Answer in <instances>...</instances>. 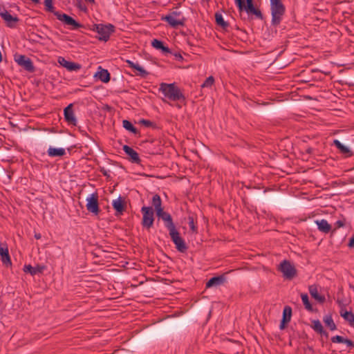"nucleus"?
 <instances>
[{
    "instance_id": "1",
    "label": "nucleus",
    "mask_w": 354,
    "mask_h": 354,
    "mask_svg": "<svg viewBox=\"0 0 354 354\" xmlns=\"http://www.w3.org/2000/svg\"><path fill=\"white\" fill-rule=\"evenodd\" d=\"M156 215L159 218H161L165 222V225L169 230V234L174 243L176 245V248H177V230L175 227V225L171 215L167 212H164L163 209L161 210L160 214L156 213Z\"/></svg>"
},
{
    "instance_id": "2",
    "label": "nucleus",
    "mask_w": 354,
    "mask_h": 354,
    "mask_svg": "<svg viewBox=\"0 0 354 354\" xmlns=\"http://www.w3.org/2000/svg\"><path fill=\"white\" fill-rule=\"evenodd\" d=\"M93 30L97 32L98 39L100 41H107L111 33L115 31V26L111 24H94Z\"/></svg>"
},
{
    "instance_id": "3",
    "label": "nucleus",
    "mask_w": 354,
    "mask_h": 354,
    "mask_svg": "<svg viewBox=\"0 0 354 354\" xmlns=\"http://www.w3.org/2000/svg\"><path fill=\"white\" fill-rule=\"evenodd\" d=\"M159 90L162 93V94L165 96L164 101L169 102L177 100V88L175 86V83H162L160 85Z\"/></svg>"
},
{
    "instance_id": "4",
    "label": "nucleus",
    "mask_w": 354,
    "mask_h": 354,
    "mask_svg": "<svg viewBox=\"0 0 354 354\" xmlns=\"http://www.w3.org/2000/svg\"><path fill=\"white\" fill-rule=\"evenodd\" d=\"M279 270L286 279L291 280L297 275L295 267L288 260H283L280 263Z\"/></svg>"
},
{
    "instance_id": "5",
    "label": "nucleus",
    "mask_w": 354,
    "mask_h": 354,
    "mask_svg": "<svg viewBox=\"0 0 354 354\" xmlns=\"http://www.w3.org/2000/svg\"><path fill=\"white\" fill-rule=\"evenodd\" d=\"M99 196L97 192L91 194L86 198V209L88 212L97 216L100 212V209L98 203Z\"/></svg>"
},
{
    "instance_id": "6",
    "label": "nucleus",
    "mask_w": 354,
    "mask_h": 354,
    "mask_svg": "<svg viewBox=\"0 0 354 354\" xmlns=\"http://www.w3.org/2000/svg\"><path fill=\"white\" fill-rule=\"evenodd\" d=\"M15 62L25 71L29 73H33L35 71V66L32 60L24 55H20L16 53L14 55Z\"/></svg>"
},
{
    "instance_id": "7",
    "label": "nucleus",
    "mask_w": 354,
    "mask_h": 354,
    "mask_svg": "<svg viewBox=\"0 0 354 354\" xmlns=\"http://www.w3.org/2000/svg\"><path fill=\"white\" fill-rule=\"evenodd\" d=\"M246 4L244 0H241V7L236 6L239 12L245 10L248 14H252L255 15L258 19H263V15L260 10L254 8L253 4V0H245Z\"/></svg>"
},
{
    "instance_id": "8",
    "label": "nucleus",
    "mask_w": 354,
    "mask_h": 354,
    "mask_svg": "<svg viewBox=\"0 0 354 354\" xmlns=\"http://www.w3.org/2000/svg\"><path fill=\"white\" fill-rule=\"evenodd\" d=\"M270 10L272 15L271 24L274 26H277L281 23L282 17L285 14V6L284 5H278V6L270 8Z\"/></svg>"
},
{
    "instance_id": "9",
    "label": "nucleus",
    "mask_w": 354,
    "mask_h": 354,
    "mask_svg": "<svg viewBox=\"0 0 354 354\" xmlns=\"http://www.w3.org/2000/svg\"><path fill=\"white\" fill-rule=\"evenodd\" d=\"M141 212L143 214L142 224L143 227L149 229L153 223V210L151 207H142Z\"/></svg>"
},
{
    "instance_id": "10",
    "label": "nucleus",
    "mask_w": 354,
    "mask_h": 354,
    "mask_svg": "<svg viewBox=\"0 0 354 354\" xmlns=\"http://www.w3.org/2000/svg\"><path fill=\"white\" fill-rule=\"evenodd\" d=\"M55 15L57 19L64 23V24L71 26L73 30L78 29L82 26V24L76 21L73 17L65 13L55 12Z\"/></svg>"
},
{
    "instance_id": "11",
    "label": "nucleus",
    "mask_w": 354,
    "mask_h": 354,
    "mask_svg": "<svg viewBox=\"0 0 354 354\" xmlns=\"http://www.w3.org/2000/svg\"><path fill=\"white\" fill-rule=\"evenodd\" d=\"M0 257L1 262L3 265L7 267L12 265L8 251V247L6 243L0 242Z\"/></svg>"
},
{
    "instance_id": "12",
    "label": "nucleus",
    "mask_w": 354,
    "mask_h": 354,
    "mask_svg": "<svg viewBox=\"0 0 354 354\" xmlns=\"http://www.w3.org/2000/svg\"><path fill=\"white\" fill-rule=\"evenodd\" d=\"M0 16L5 21L6 26L9 28H14L16 27L17 23L19 21L16 16L11 15L7 10H4L0 12Z\"/></svg>"
},
{
    "instance_id": "13",
    "label": "nucleus",
    "mask_w": 354,
    "mask_h": 354,
    "mask_svg": "<svg viewBox=\"0 0 354 354\" xmlns=\"http://www.w3.org/2000/svg\"><path fill=\"white\" fill-rule=\"evenodd\" d=\"M64 115L65 120L70 124L76 126L77 120L75 117L73 110V104H68L64 110Z\"/></svg>"
},
{
    "instance_id": "14",
    "label": "nucleus",
    "mask_w": 354,
    "mask_h": 354,
    "mask_svg": "<svg viewBox=\"0 0 354 354\" xmlns=\"http://www.w3.org/2000/svg\"><path fill=\"white\" fill-rule=\"evenodd\" d=\"M226 281V277L224 274L210 278L205 284L206 288L212 287H218L223 285Z\"/></svg>"
},
{
    "instance_id": "15",
    "label": "nucleus",
    "mask_w": 354,
    "mask_h": 354,
    "mask_svg": "<svg viewBox=\"0 0 354 354\" xmlns=\"http://www.w3.org/2000/svg\"><path fill=\"white\" fill-rule=\"evenodd\" d=\"M113 209L115 210V216L122 215L125 211V203L124 199L119 196L112 203Z\"/></svg>"
},
{
    "instance_id": "16",
    "label": "nucleus",
    "mask_w": 354,
    "mask_h": 354,
    "mask_svg": "<svg viewBox=\"0 0 354 354\" xmlns=\"http://www.w3.org/2000/svg\"><path fill=\"white\" fill-rule=\"evenodd\" d=\"M126 63L130 68L135 69L138 72L136 75H140L142 77H146L149 75V73L142 67H141L138 63H134L133 62L129 59L126 60Z\"/></svg>"
},
{
    "instance_id": "17",
    "label": "nucleus",
    "mask_w": 354,
    "mask_h": 354,
    "mask_svg": "<svg viewBox=\"0 0 354 354\" xmlns=\"http://www.w3.org/2000/svg\"><path fill=\"white\" fill-rule=\"evenodd\" d=\"M123 150L128 156H130L133 162L139 163L140 162L138 153L128 145H124Z\"/></svg>"
},
{
    "instance_id": "18",
    "label": "nucleus",
    "mask_w": 354,
    "mask_h": 354,
    "mask_svg": "<svg viewBox=\"0 0 354 354\" xmlns=\"http://www.w3.org/2000/svg\"><path fill=\"white\" fill-rule=\"evenodd\" d=\"M333 145L339 150L340 153L344 155L345 157H351L353 156V152L351 149L344 145L339 140H334Z\"/></svg>"
},
{
    "instance_id": "19",
    "label": "nucleus",
    "mask_w": 354,
    "mask_h": 354,
    "mask_svg": "<svg viewBox=\"0 0 354 354\" xmlns=\"http://www.w3.org/2000/svg\"><path fill=\"white\" fill-rule=\"evenodd\" d=\"M59 63L71 71H77L81 68V66L80 64H76L75 62L67 61L63 57H59Z\"/></svg>"
},
{
    "instance_id": "20",
    "label": "nucleus",
    "mask_w": 354,
    "mask_h": 354,
    "mask_svg": "<svg viewBox=\"0 0 354 354\" xmlns=\"http://www.w3.org/2000/svg\"><path fill=\"white\" fill-rule=\"evenodd\" d=\"M95 77H98L104 83H107L110 81V73L108 70L102 68L101 66L98 67V71L95 75Z\"/></svg>"
},
{
    "instance_id": "21",
    "label": "nucleus",
    "mask_w": 354,
    "mask_h": 354,
    "mask_svg": "<svg viewBox=\"0 0 354 354\" xmlns=\"http://www.w3.org/2000/svg\"><path fill=\"white\" fill-rule=\"evenodd\" d=\"M339 314L341 317H343V319L346 321L351 326L354 327V313L345 309H341Z\"/></svg>"
},
{
    "instance_id": "22",
    "label": "nucleus",
    "mask_w": 354,
    "mask_h": 354,
    "mask_svg": "<svg viewBox=\"0 0 354 354\" xmlns=\"http://www.w3.org/2000/svg\"><path fill=\"white\" fill-rule=\"evenodd\" d=\"M315 223L317 225L318 230L324 233H328L331 230V225L325 219L317 220Z\"/></svg>"
},
{
    "instance_id": "23",
    "label": "nucleus",
    "mask_w": 354,
    "mask_h": 354,
    "mask_svg": "<svg viewBox=\"0 0 354 354\" xmlns=\"http://www.w3.org/2000/svg\"><path fill=\"white\" fill-rule=\"evenodd\" d=\"M44 269V266L32 267L31 265H25L23 270L26 273H30L31 275H35L37 273H41Z\"/></svg>"
},
{
    "instance_id": "24",
    "label": "nucleus",
    "mask_w": 354,
    "mask_h": 354,
    "mask_svg": "<svg viewBox=\"0 0 354 354\" xmlns=\"http://www.w3.org/2000/svg\"><path fill=\"white\" fill-rule=\"evenodd\" d=\"M47 153L50 157H61L66 154V151L63 148L49 147Z\"/></svg>"
},
{
    "instance_id": "25",
    "label": "nucleus",
    "mask_w": 354,
    "mask_h": 354,
    "mask_svg": "<svg viewBox=\"0 0 354 354\" xmlns=\"http://www.w3.org/2000/svg\"><path fill=\"white\" fill-rule=\"evenodd\" d=\"M152 205L154 207L156 213L160 214L161 210L163 209L162 207V201L158 194L153 195L151 201Z\"/></svg>"
},
{
    "instance_id": "26",
    "label": "nucleus",
    "mask_w": 354,
    "mask_h": 354,
    "mask_svg": "<svg viewBox=\"0 0 354 354\" xmlns=\"http://www.w3.org/2000/svg\"><path fill=\"white\" fill-rule=\"evenodd\" d=\"M313 328L317 333L324 335L326 337H328V333L324 330L323 326L319 320H314L313 322Z\"/></svg>"
},
{
    "instance_id": "27",
    "label": "nucleus",
    "mask_w": 354,
    "mask_h": 354,
    "mask_svg": "<svg viewBox=\"0 0 354 354\" xmlns=\"http://www.w3.org/2000/svg\"><path fill=\"white\" fill-rule=\"evenodd\" d=\"M308 290H309V292H310V295L314 299H315L316 300H317L318 301H319L321 303H323L325 301V297L324 296H321L318 293L317 288L315 286H310Z\"/></svg>"
},
{
    "instance_id": "28",
    "label": "nucleus",
    "mask_w": 354,
    "mask_h": 354,
    "mask_svg": "<svg viewBox=\"0 0 354 354\" xmlns=\"http://www.w3.org/2000/svg\"><path fill=\"white\" fill-rule=\"evenodd\" d=\"M151 45L153 48H155L156 49L161 50L163 53H171L170 49L168 47L165 46L163 44V42L157 39H154L151 41Z\"/></svg>"
},
{
    "instance_id": "29",
    "label": "nucleus",
    "mask_w": 354,
    "mask_h": 354,
    "mask_svg": "<svg viewBox=\"0 0 354 354\" xmlns=\"http://www.w3.org/2000/svg\"><path fill=\"white\" fill-rule=\"evenodd\" d=\"M215 21L218 26L222 27L225 30H226L230 26L229 23L223 19L222 14L219 12L215 13Z\"/></svg>"
},
{
    "instance_id": "30",
    "label": "nucleus",
    "mask_w": 354,
    "mask_h": 354,
    "mask_svg": "<svg viewBox=\"0 0 354 354\" xmlns=\"http://www.w3.org/2000/svg\"><path fill=\"white\" fill-rule=\"evenodd\" d=\"M324 324L330 328V330H335L337 329V326L333 319L331 315H326L323 318Z\"/></svg>"
},
{
    "instance_id": "31",
    "label": "nucleus",
    "mask_w": 354,
    "mask_h": 354,
    "mask_svg": "<svg viewBox=\"0 0 354 354\" xmlns=\"http://www.w3.org/2000/svg\"><path fill=\"white\" fill-rule=\"evenodd\" d=\"M292 317V308L289 306H286L283 310L282 320L284 322H290Z\"/></svg>"
},
{
    "instance_id": "32",
    "label": "nucleus",
    "mask_w": 354,
    "mask_h": 354,
    "mask_svg": "<svg viewBox=\"0 0 354 354\" xmlns=\"http://www.w3.org/2000/svg\"><path fill=\"white\" fill-rule=\"evenodd\" d=\"M161 19L162 20L166 21L171 27H177V19H176L175 17L169 15L162 17Z\"/></svg>"
},
{
    "instance_id": "33",
    "label": "nucleus",
    "mask_w": 354,
    "mask_h": 354,
    "mask_svg": "<svg viewBox=\"0 0 354 354\" xmlns=\"http://www.w3.org/2000/svg\"><path fill=\"white\" fill-rule=\"evenodd\" d=\"M301 300H302V302H303L304 305L305 306V308L308 310L312 311L313 310V306H312L311 304L309 301V299H308V295L305 294V293H302L301 295Z\"/></svg>"
},
{
    "instance_id": "34",
    "label": "nucleus",
    "mask_w": 354,
    "mask_h": 354,
    "mask_svg": "<svg viewBox=\"0 0 354 354\" xmlns=\"http://www.w3.org/2000/svg\"><path fill=\"white\" fill-rule=\"evenodd\" d=\"M122 124H123V127L124 129H126L127 130H128L135 134L138 133L137 129L129 120H124L122 121Z\"/></svg>"
},
{
    "instance_id": "35",
    "label": "nucleus",
    "mask_w": 354,
    "mask_h": 354,
    "mask_svg": "<svg viewBox=\"0 0 354 354\" xmlns=\"http://www.w3.org/2000/svg\"><path fill=\"white\" fill-rule=\"evenodd\" d=\"M187 249V244L185 243L184 239L178 236V252H185Z\"/></svg>"
},
{
    "instance_id": "36",
    "label": "nucleus",
    "mask_w": 354,
    "mask_h": 354,
    "mask_svg": "<svg viewBox=\"0 0 354 354\" xmlns=\"http://www.w3.org/2000/svg\"><path fill=\"white\" fill-rule=\"evenodd\" d=\"M44 6L47 11L53 12L54 15L55 12H57L56 11H55V8L53 5V0H45Z\"/></svg>"
},
{
    "instance_id": "37",
    "label": "nucleus",
    "mask_w": 354,
    "mask_h": 354,
    "mask_svg": "<svg viewBox=\"0 0 354 354\" xmlns=\"http://www.w3.org/2000/svg\"><path fill=\"white\" fill-rule=\"evenodd\" d=\"M214 83V78L213 76L208 77L203 83L201 86L203 88H210Z\"/></svg>"
},
{
    "instance_id": "38",
    "label": "nucleus",
    "mask_w": 354,
    "mask_h": 354,
    "mask_svg": "<svg viewBox=\"0 0 354 354\" xmlns=\"http://www.w3.org/2000/svg\"><path fill=\"white\" fill-rule=\"evenodd\" d=\"M188 224L190 230L193 233H197V226L195 225L194 218L192 216L188 217Z\"/></svg>"
},
{
    "instance_id": "39",
    "label": "nucleus",
    "mask_w": 354,
    "mask_h": 354,
    "mask_svg": "<svg viewBox=\"0 0 354 354\" xmlns=\"http://www.w3.org/2000/svg\"><path fill=\"white\" fill-rule=\"evenodd\" d=\"M346 338L340 336V335H335L331 337V342L333 343H342L344 344V342Z\"/></svg>"
},
{
    "instance_id": "40",
    "label": "nucleus",
    "mask_w": 354,
    "mask_h": 354,
    "mask_svg": "<svg viewBox=\"0 0 354 354\" xmlns=\"http://www.w3.org/2000/svg\"><path fill=\"white\" fill-rule=\"evenodd\" d=\"M345 225V219L338 220L335 223V228L332 230V233H334L337 228L342 227Z\"/></svg>"
},
{
    "instance_id": "41",
    "label": "nucleus",
    "mask_w": 354,
    "mask_h": 354,
    "mask_svg": "<svg viewBox=\"0 0 354 354\" xmlns=\"http://www.w3.org/2000/svg\"><path fill=\"white\" fill-rule=\"evenodd\" d=\"M140 122L147 127H150L153 126V123L151 121L148 120L142 119L140 121Z\"/></svg>"
},
{
    "instance_id": "42",
    "label": "nucleus",
    "mask_w": 354,
    "mask_h": 354,
    "mask_svg": "<svg viewBox=\"0 0 354 354\" xmlns=\"http://www.w3.org/2000/svg\"><path fill=\"white\" fill-rule=\"evenodd\" d=\"M270 8L283 5L281 0H270Z\"/></svg>"
},
{
    "instance_id": "43",
    "label": "nucleus",
    "mask_w": 354,
    "mask_h": 354,
    "mask_svg": "<svg viewBox=\"0 0 354 354\" xmlns=\"http://www.w3.org/2000/svg\"><path fill=\"white\" fill-rule=\"evenodd\" d=\"M344 344L347 346V347L349 349L354 348V342H353L352 340L346 338L344 342Z\"/></svg>"
},
{
    "instance_id": "44",
    "label": "nucleus",
    "mask_w": 354,
    "mask_h": 354,
    "mask_svg": "<svg viewBox=\"0 0 354 354\" xmlns=\"http://www.w3.org/2000/svg\"><path fill=\"white\" fill-rule=\"evenodd\" d=\"M178 104L180 103H184L185 102V97L184 95L180 92V91L178 90Z\"/></svg>"
},
{
    "instance_id": "45",
    "label": "nucleus",
    "mask_w": 354,
    "mask_h": 354,
    "mask_svg": "<svg viewBox=\"0 0 354 354\" xmlns=\"http://www.w3.org/2000/svg\"><path fill=\"white\" fill-rule=\"evenodd\" d=\"M288 322H284L283 320L281 319V323H280V326H279V328L281 330H283L286 328V325L288 324Z\"/></svg>"
},
{
    "instance_id": "46",
    "label": "nucleus",
    "mask_w": 354,
    "mask_h": 354,
    "mask_svg": "<svg viewBox=\"0 0 354 354\" xmlns=\"http://www.w3.org/2000/svg\"><path fill=\"white\" fill-rule=\"evenodd\" d=\"M337 302L339 304V306L341 307V309H344L345 304H344L341 300L337 299Z\"/></svg>"
},
{
    "instance_id": "47",
    "label": "nucleus",
    "mask_w": 354,
    "mask_h": 354,
    "mask_svg": "<svg viewBox=\"0 0 354 354\" xmlns=\"http://www.w3.org/2000/svg\"><path fill=\"white\" fill-rule=\"evenodd\" d=\"M101 172L102 173V174L104 176H109V174H108V171H106V169H104V168L102 169L101 170Z\"/></svg>"
},
{
    "instance_id": "48",
    "label": "nucleus",
    "mask_w": 354,
    "mask_h": 354,
    "mask_svg": "<svg viewBox=\"0 0 354 354\" xmlns=\"http://www.w3.org/2000/svg\"><path fill=\"white\" fill-rule=\"evenodd\" d=\"M234 1L236 6H239L240 8L241 7V0H234Z\"/></svg>"
},
{
    "instance_id": "49",
    "label": "nucleus",
    "mask_w": 354,
    "mask_h": 354,
    "mask_svg": "<svg viewBox=\"0 0 354 354\" xmlns=\"http://www.w3.org/2000/svg\"><path fill=\"white\" fill-rule=\"evenodd\" d=\"M35 238L38 240V239H40L41 238V234L39 233H36L35 234Z\"/></svg>"
},
{
    "instance_id": "50",
    "label": "nucleus",
    "mask_w": 354,
    "mask_h": 354,
    "mask_svg": "<svg viewBox=\"0 0 354 354\" xmlns=\"http://www.w3.org/2000/svg\"><path fill=\"white\" fill-rule=\"evenodd\" d=\"M178 62H179L180 60H182V59H183V57H182V55H181L180 53H178Z\"/></svg>"
},
{
    "instance_id": "51",
    "label": "nucleus",
    "mask_w": 354,
    "mask_h": 354,
    "mask_svg": "<svg viewBox=\"0 0 354 354\" xmlns=\"http://www.w3.org/2000/svg\"><path fill=\"white\" fill-rule=\"evenodd\" d=\"M183 21L178 19V26L183 25Z\"/></svg>"
},
{
    "instance_id": "52",
    "label": "nucleus",
    "mask_w": 354,
    "mask_h": 354,
    "mask_svg": "<svg viewBox=\"0 0 354 354\" xmlns=\"http://www.w3.org/2000/svg\"><path fill=\"white\" fill-rule=\"evenodd\" d=\"M31 1L36 3H39V0H31Z\"/></svg>"
},
{
    "instance_id": "53",
    "label": "nucleus",
    "mask_w": 354,
    "mask_h": 354,
    "mask_svg": "<svg viewBox=\"0 0 354 354\" xmlns=\"http://www.w3.org/2000/svg\"><path fill=\"white\" fill-rule=\"evenodd\" d=\"M181 313H183V312H180L178 310V316H180Z\"/></svg>"
},
{
    "instance_id": "54",
    "label": "nucleus",
    "mask_w": 354,
    "mask_h": 354,
    "mask_svg": "<svg viewBox=\"0 0 354 354\" xmlns=\"http://www.w3.org/2000/svg\"><path fill=\"white\" fill-rule=\"evenodd\" d=\"M181 33L184 35H185V33L183 31H181Z\"/></svg>"
}]
</instances>
